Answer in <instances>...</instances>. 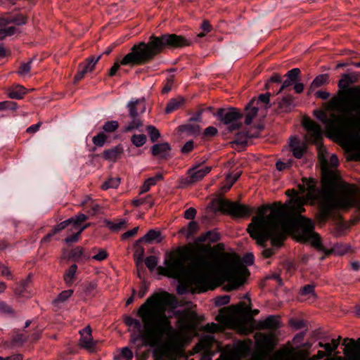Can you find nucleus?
I'll use <instances>...</instances> for the list:
<instances>
[{
	"instance_id": "1",
	"label": "nucleus",
	"mask_w": 360,
	"mask_h": 360,
	"mask_svg": "<svg viewBox=\"0 0 360 360\" xmlns=\"http://www.w3.org/2000/svg\"><path fill=\"white\" fill-rule=\"evenodd\" d=\"M164 264L165 266L157 268L159 274L194 285L199 292L213 290L226 281L229 283L226 290H233L243 285L248 276L226 267L213 266L198 251L187 252L178 248L166 254Z\"/></svg>"
},
{
	"instance_id": "2",
	"label": "nucleus",
	"mask_w": 360,
	"mask_h": 360,
	"mask_svg": "<svg viewBox=\"0 0 360 360\" xmlns=\"http://www.w3.org/2000/svg\"><path fill=\"white\" fill-rule=\"evenodd\" d=\"M173 301L174 296L167 292H155L137 311L143 323L140 337L145 345L155 347L153 352L155 360L175 358L181 352L186 340L185 335L173 328L170 318L166 315L167 307Z\"/></svg>"
},
{
	"instance_id": "3",
	"label": "nucleus",
	"mask_w": 360,
	"mask_h": 360,
	"mask_svg": "<svg viewBox=\"0 0 360 360\" xmlns=\"http://www.w3.org/2000/svg\"><path fill=\"white\" fill-rule=\"evenodd\" d=\"M191 45V41L182 35L165 34L157 37L151 35L148 42L141 41L131 48L120 63L115 62L110 69L108 77H113L120 65H139L152 61L155 56L164 52L166 49H181Z\"/></svg>"
},
{
	"instance_id": "4",
	"label": "nucleus",
	"mask_w": 360,
	"mask_h": 360,
	"mask_svg": "<svg viewBox=\"0 0 360 360\" xmlns=\"http://www.w3.org/2000/svg\"><path fill=\"white\" fill-rule=\"evenodd\" d=\"M328 165L325 158L321 159V201L316 214V219L320 224H325L329 217L335 218L333 211L350 205L349 201L342 197V188L347 184L340 181L341 178L338 171L330 169Z\"/></svg>"
},
{
	"instance_id": "5",
	"label": "nucleus",
	"mask_w": 360,
	"mask_h": 360,
	"mask_svg": "<svg viewBox=\"0 0 360 360\" xmlns=\"http://www.w3.org/2000/svg\"><path fill=\"white\" fill-rule=\"evenodd\" d=\"M187 252L198 251V254L204 257L212 258V265L218 267H226L238 272L240 275L249 276L250 272L248 268L242 263L240 256L236 252H224L223 243H217L213 248L209 245L195 244L193 245H186L179 247Z\"/></svg>"
},
{
	"instance_id": "6",
	"label": "nucleus",
	"mask_w": 360,
	"mask_h": 360,
	"mask_svg": "<svg viewBox=\"0 0 360 360\" xmlns=\"http://www.w3.org/2000/svg\"><path fill=\"white\" fill-rule=\"evenodd\" d=\"M268 218L269 223L265 224L262 219L252 217L247 231L250 236L256 240L258 245L266 248L267 240H270L273 247L279 248L283 245L288 231L281 226H275L273 214Z\"/></svg>"
},
{
	"instance_id": "7",
	"label": "nucleus",
	"mask_w": 360,
	"mask_h": 360,
	"mask_svg": "<svg viewBox=\"0 0 360 360\" xmlns=\"http://www.w3.org/2000/svg\"><path fill=\"white\" fill-rule=\"evenodd\" d=\"M314 224L312 221L302 215L295 214L286 231L288 233L298 242H310L311 246L317 251L323 252L329 256L335 252L334 249L327 250L322 244L321 236L314 231Z\"/></svg>"
},
{
	"instance_id": "8",
	"label": "nucleus",
	"mask_w": 360,
	"mask_h": 360,
	"mask_svg": "<svg viewBox=\"0 0 360 360\" xmlns=\"http://www.w3.org/2000/svg\"><path fill=\"white\" fill-rule=\"evenodd\" d=\"M257 213L258 216L254 217L262 219L263 223L265 224H268V217L273 214V221L275 226H281L285 230L295 215L292 208L282 204L281 202H274L271 205H262L258 208Z\"/></svg>"
},
{
	"instance_id": "9",
	"label": "nucleus",
	"mask_w": 360,
	"mask_h": 360,
	"mask_svg": "<svg viewBox=\"0 0 360 360\" xmlns=\"http://www.w3.org/2000/svg\"><path fill=\"white\" fill-rule=\"evenodd\" d=\"M250 310V307H247L244 302H240L236 305L221 309L216 320L219 322H226L233 328L242 330L252 319Z\"/></svg>"
},
{
	"instance_id": "10",
	"label": "nucleus",
	"mask_w": 360,
	"mask_h": 360,
	"mask_svg": "<svg viewBox=\"0 0 360 360\" xmlns=\"http://www.w3.org/2000/svg\"><path fill=\"white\" fill-rule=\"evenodd\" d=\"M340 135H344L349 140L352 149L356 153L347 155V161L360 162V116L349 115L346 128Z\"/></svg>"
},
{
	"instance_id": "11",
	"label": "nucleus",
	"mask_w": 360,
	"mask_h": 360,
	"mask_svg": "<svg viewBox=\"0 0 360 360\" xmlns=\"http://www.w3.org/2000/svg\"><path fill=\"white\" fill-rule=\"evenodd\" d=\"M214 207V212L219 211L224 214H228L232 218H248L255 211L254 207L248 205L240 204L238 202H232L229 200L219 199L212 202Z\"/></svg>"
},
{
	"instance_id": "12",
	"label": "nucleus",
	"mask_w": 360,
	"mask_h": 360,
	"mask_svg": "<svg viewBox=\"0 0 360 360\" xmlns=\"http://www.w3.org/2000/svg\"><path fill=\"white\" fill-rule=\"evenodd\" d=\"M357 77L355 75L343 74L342 78L338 82L339 90L337 96H333L328 102L331 109L341 110L351 99L352 94L349 89H352L349 86L351 84L357 82Z\"/></svg>"
},
{
	"instance_id": "13",
	"label": "nucleus",
	"mask_w": 360,
	"mask_h": 360,
	"mask_svg": "<svg viewBox=\"0 0 360 360\" xmlns=\"http://www.w3.org/2000/svg\"><path fill=\"white\" fill-rule=\"evenodd\" d=\"M128 117L130 121L124 127V132L139 129L143 126L142 115L146 110V103L144 98L130 101L127 105Z\"/></svg>"
},
{
	"instance_id": "14",
	"label": "nucleus",
	"mask_w": 360,
	"mask_h": 360,
	"mask_svg": "<svg viewBox=\"0 0 360 360\" xmlns=\"http://www.w3.org/2000/svg\"><path fill=\"white\" fill-rule=\"evenodd\" d=\"M314 115L319 120L326 124L327 130L333 134L340 135L347 128L349 116L331 113L329 119L323 110H316Z\"/></svg>"
},
{
	"instance_id": "15",
	"label": "nucleus",
	"mask_w": 360,
	"mask_h": 360,
	"mask_svg": "<svg viewBox=\"0 0 360 360\" xmlns=\"http://www.w3.org/2000/svg\"><path fill=\"white\" fill-rule=\"evenodd\" d=\"M224 124L227 125V130L230 132L239 130L243 127L240 121L243 113L236 108H219L214 114Z\"/></svg>"
},
{
	"instance_id": "16",
	"label": "nucleus",
	"mask_w": 360,
	"mask_h": 360,
	"mask_svg": "<svg viewBox=\"0 0 360 360\" xmlns=\"http://www.w3.org/2000/svg\"><path fill=\"white\" fill-rule=\"evenodd\" d=\"M276 347L275 335L273 333L259 334L256 339L255 350L250 360H264Z\"/></svg>"
},
{
	"instance_id": "17",
	"label": "nucleus",
	"mask_w": 360,
	"mask_h": 360,
	"mask_svg": "<svg viewBox=\"0 0 360 360\" xmlns=\"http://www.w3.org/2000/svg\"><path fill=\"white\" fill-rule=\"evenodd\" d=\"M174 315L176 317H179L177 331L184 334L185 332H191L195 330L198 323V318L195 311L189 309L176 311Z\"/></svg>"
},
{
	"instance_id": "18",
	"label": "nucleus",
	"mask_w": 360,
	"mask_h": 360,
	"mask_svg": "<svg viewBox=\"0 0 360 360\" xmlns=\"http://www.w3.org/2000/svg\"><path fill=\"white\" fill-rule=\"evenodd\" d=\"M342 197L347 199L350 204L349 206L343 210L349 209L352 207H355L360 210V187L358 188L356 185L347 184V186H342Z\"/></svg>"
},
{
	"instance_id": "19",
	"label": "nucleus",
	"mask_w": 360,
	"mask_h": 360,
	"mask_svg": "<svg viewBox=\"0 0 360 360\" xmlns=\"http://www.w3.org/2000/svg\"><path fill=\"white\" fill-rule=\"evenodd\" d=\"M349 90L352 94V97L340 110L354 112L357 116H360V86H352Z\"/></svg>"
},
{
	"instance_id": "20",
	"label": "nucleus",
	"mask_w": 360,
	"mask_h": 360,
	"mask_svg": "<svg viewBox=\"0 0 360 360\" xmlns=\"http://www.w3.org/2000/svg\"><path fill=\"white\" fill-rule=\"evenodd\" d=\"M80 339L79 345L80 347L86 349L90 352H95L97 341H94L92 337V330L90 326H86L82 330L79 332Z\"/></svg>"
},
{
	"instance_id": "21",
	"label": "nucleus",
	"mask_w": 360,
	"mask_h": 360,
	"mask_svg": "<svg viewBox=\"0 0 360 360\" xmlns=\"http://www.w3.org/2000/svg\"><path fill=\"white\" fill-rule=\"evenodd\" d=\"M257 136H259L258 132L251 133L249 131L246 132H239L236 134L234 140L231 141L229 144L232 148L240 150L246 147L248 138H256Z\"/></svg>"
},
{
	"instance_id": "22",
	"label": "nucleus",
	"mask_w": 360,
	"mask_h": 360,
	"mask_svg": "<svg viewBox=\"0 0 360 360\" xmlns=\"http://www.w3.org/2000/svg\"><path fill=\"white\" fill-rule=\"evenodd\" d=\"M199 166H195L193 168H191L188 174L189 175V178L186 179L185 184L187 185H191L195 182H198L202 180L204 176L209 174L211 170V167H205L204 168L198 169Z\"/></svg>"
},
{
	"instance_id": "23",
	"label": "nucleus",
	"mask_w": 360,
	"mask_h": 360,
	"mask_svg": "<svg viewBox=\"0 0 360 360\" xmlns=\"http://www.w3.org/2000/svg\"><path fill=\"white\" fill-rule=\"evenodd\" d=\"M302 124L307 131L311 132L316 143H319L322 140V129L321 126L309 117H305L303 120Z\"/></svg>"
},
{
	"instance_id": "24",
	"label": "nucleus",
	"mask_w": 360,
	"mask_h": 360,
	"mask_svg": "<svg viewBox=\"0 0 360 360\" xmlns=\"http://www.w3.org/2000/svg\"><path fill=\"white\" fill-rule=\"evenodd\" d=\"M302 181L306 184L308 199L316 200L320 198L321 200V188L319 189L317 188L316 181L314 179L303 177Z\"/></svg>"
},
{
	"instance_id": "25",
	"label": "nucleus",
	"mask_w": 360,
	"mask_h": 360,
	"mask_svg": "<svg viewBox=\"0 0 360 360\" xmlns=\"http://www.w3.org/2000/svg\"><path fill=\"white\" fill-rule=\"evenodd\" d=\"M256 99L252 98L245 107L243 117H245L244 123L250 125L252 120L258 114L259 107L255 105Z\"/></svg>"
},
{
	"instance_id": "26",
	"label": "nucleus",
	"mask_w": 360,
	"mask_h": 360,
	"mask_svg": "<svg viewBox=\"0 0 360 360\" xmlns=\"http://www.w3.org/2000/svg\"><path fill=\"white\" fill-rule=\"evenodd\" d=\"M27 22V16L22 13H18L13 16H1L0 17V26L4 27L10 23H13L16 25H25Z\"/></svg>"
},
{
	"instance_id": "27",
	"label": "nucleus",
	"mask_w": 360,
	"mask_h": 360,
	"mask_svg": "<svg viewBox=\"0 0 360 360\" xmlns=\"http://www.w3.org/2000/svg\"><path fill=\"white\" fill-rule=\"evenodd\" d=\"M172 148L169 143L164 142L155 144L151 147V153L155 157L161 159H167L169 155Z\"/></svg>"
},
{
	"instance_id": "28",
	"label": "nucleus",
	"mask_w": 360,
	"mask_h": 360,
	"mask_svg": "<svg viewBox=\"0 0 360 360\" xmlns=\"http://www.w3.org/2000/svg\"><path fill=\"white\" fill-rule=\"evenodd\" d=\"M294 107V97L292 95H287L277 102L276 111L277 113L289 112Z\"/></svg>"
},
{
	"instance_id": "29",
	"label": "nucleus",
	"mask_w": 360,
	"mask_h": 360,
	"mask_svg": "<svg viewBox=\"0 0 360 360\" xmlns=\"http://www.w3.org/2000/svg\"><path fill=\"white\" fill-rule=\"evenodd\" d=\"M260 329H277L281 326V317L279 316L270 315L258 323Z\"/></svg>"
},
{
	"instance_id": "30",
	"label": "nucleus",
	"mask_w": 360,
	"mask_h": 360,
	"mask_svg": "<svg viewBox=\"0 0 360 360\" xmlns=\"http://www.w3.org/2000/svg\"><path fill=\"white\" fill-rule=\"evenodd\" d=\"M123 153V148L121 145H117L115 147L105 150L103 153V158L108 161L115 162Z\"/></svg>"
},
{
	"instance_id": "31",
	"label": "nucleus",
	"mask_w": 360,
	"mask_h": 360,
	"mask_svg": "<svg viewBox=\"0 0 360 360\" xmlns=\"http://www.w3.org/2000/svg\"><path fill=\"white\" fill-rule=\"evenodd\" d=\"M8 96L12 99H22L27 93V89L22 85L16 84L7 89Z\"/></svg>"
},
{
	"instance_id": "32",
	"label": "nucleus",
	"mask_w": 360,
	"mask_h": 360,
	"mask_svg": "<svg viewBox=\"0 0 360 360\" xmlns=\"http://www.w3.org/2000/svg\"><path fill=\"white\" fill-rule=\"evenodd\" d=\"M329 82V75L328 74H322L316 76L314 79L311 83L307 94L309 95L312 93L316 88H319L321 86L327 84Z\"/></svg>"
},
{
	"instance_id": "33",
	"label": "nucleus",
	"mask_w": 360,
	"mask_h": 360,
	"mask_svg": "<svg viewBox=\"0 0 360 360\" xmlns=\"http://www.w3.org/2000/svg\"><path fill=\"white\" fill-rule=\"evenodd\" d=\"M249 353V346L243 342H239L232 352V356L233 359H239L247 356Z\"/></svg>"
},
{
	"instance_id": "34",
	"label": "nucleus",
	"mask_w": 360,
	"mask_h": 360,
	"mask_svg": "<svg viewBox=\"0 0 360 360\" xmlns=\"http://www.w3.org/2000/svg\"><path fill=\"white\" fill-rule=\"evenodd\" d=\"M185 98L182 96H177L171 99L166 105L165 113L169 114L174 110L179 109L185 103Z\"/></svg>"
},
{
	"instance_id": "35",
	"label": "nucleus",
	"mask_w": 360,
	"mask_h": 360,
	"mask_svg": "<svg viewBox=\"0 0 360 360\" xmlns=\"http://www.w3.org/2000/svg\"><path fill=\"white\" fill-rule=\"evenodd\" d=\"M214 342V338L205 336L200 339L199 342L194 346L193 351L198 353L204 349L210 347Z\"/></svg>"
},
{
	"instance_id": "36",
	"label": "nucleus",
	"mask_w": 360,
	"mask_h": 360,
	"mask_svg": "<svg viewBox=\"0 0 360 360\" xmlns=\"http://www.w3.org/2000/svg\"><path fill=\"white\" fill-rule=\"evenodd\" d=\"M32 276L31 274H29L25 279L20 281L15 288L14 289V295L20 297L22 296L23 293L25 292L27 285L32 282Z\"/></svg>"
},
{
	"instance_id": "37",
	"label": "nucleus",
	"mask_w": 360,
	"mask_h": 360,
	"mask_svg": "<svg viewBox=\"0 0 360 360\" xmlns=\"http://www.w3.org/2000/svg\"><path fill=\"white\" fill-rule=\"evenodd\" d=\"M163 179V176L162 174L158 173L153 177H150L145 181L143 186L141 187V190L139 194L141 195L144 193L148 191L152 186L156 184L158 181H160Z\"/></svg>"
},
{
	"instance_id": "38",
	"label": "nucleus",
	"mask_w": 360,
	"mask_h": 360,
	"mask_svg": "<svg viewBox=\"0 0 360 360\" xmlns=\"http://www.w3.org/2000/svg\"><path fill=\"white\" fill-rule=\"evenodd\" d=\"M290 202L292 204V206H290L292 208V210L295 214H299L300 212L303 211V205L306 202V200L303 197L296 196L295 198H291L290 200Z\"/></svg>"
},
{
	"instance_id": "39",
	"label": "nucleus",
	"mask_w": 360,
	"mask_h": 360,
	"mask_svg": "<svg viewBox=\"0 0 360 360\" xmlns=\"http://www.w3.org/2000/svg\"><path fill=\"white\" fill-rule=\"evenodd\" d=\"M72 226L69 229L70 232L75 233L79 231L82 226L81 224L87 219V217L84 214H79L78 215L72 217Z\"/></svg>"
},
{
	"instance_id": "40",
	"label": "nucleus",
	"mask_w": 360,
	"mask_h": 360,
	"mask_svg": "<svg viewBox=\"0 0 360 360\" xmlns=\"http://www.w3.org/2000/svg\"><path fill=\"white\" fill-rule=\"evenodd\" d=\"M140 243H138V240L135 244V251L134 253V257L136 260V266L139 268V266L143 267L142 262L145 253L144 248L139 245Z\"/></svg>"
},
{
	"instance_id": "41",
	"label": "nucleus",
	"mask_w": 360,
	"mask_h": 360,
	"mask_svg": "<svg viewBox=\"0 0 360 360\" xmlns=\"http://www.w3.org/2000/svg\"><path fill=\"white\" fill-rule=\"evenodd\" d=\"M101 58V55L98 56L96 58L94 56L89 57L86 58L85 65H79V68L82 70H85L86 74L89 72H91L94 70L96 64L98 62Z\"/></svg>"
},
{
	"instance_id": "42",
	"label": "nucleus",
	"mask_w": 360,
	"mask_h": 360,
	"mask_svg": "<svg viewBox=\"0 0 360 360\" xmlns=\"http://www.w3.org/2000/svg\"><path fill=\"white\" fill-rule=\"evenodd\" d=\"M298 143L296 138H291L290 139V146L292 148V152L293 154V156L297 159H300L306 150V148L304 146H295L294 143Z\"/></svg>"
},
{
	"instance_id": "43",
	"label": "nucleus",
	"mask_w": 360,
	"mask_h": 360,
	"mask_svg": "<svg viewBox=\"0 0 360 360\" xmlns=\"http://www.w3.org/2000/svg\"><path fill=\"white\" fill-rule=\"evenodd\" d=\"M161 236V233L159 231H156L154 229H150L148 231V233L143 236V237L140 238L138 240V243H150L153 240L155 239H158V238Z\"/></svg>"
},
{
	"instance_id": "44",
	"label": "nucleus",
	"mask_w": 360,
	"mask_h": 360,
	"mask_svg": "<svg viewBox=\"0 0 360 360\" xmlns=\"http://www.w3.org/2000/svg\"><path fill=\"white\" fill-rule=\"evenodd\" d=\"M77 269V266L76 264H72L68 269L66 270L63 276L64 281L66 284L71 285L72 283Z\"/></svg>"
},
{
	"instance_id": "45",
	"label": "nucleus",
	"mask_w": 360,
	"mask_h": 360,
	"mask_svg": "<svg viewBox=\"0 0 360 360\" xmlns=\"http://www.w3.org/2000/svg\"><path fill=\"white\" fill-rule=\"evenodd\" d=\"M179 131L181 132H188L191 134H199L200 131V127L198 124H183L179 127Z\"/></svg>"
},
{
	"instance_id": "46",
	"label": "nucleus",
	"mask_w": 360,
	"mask_h": 360,
	"mask_svg": "<svg viewBox=\"0 0 360 360\" xmlns=\"http://www.w3.org/2000/svg\"><path fill=\"white\" fill-rule=\"evenodd\" d=\"M198 222H196L195 221H191L188 223L187 228L184 227V228L181 229L179 232L181 233H184L186 231V236L187 238H189L190 236H191L192 235L198 231Z\"/></svg>"
},
{
	"instance_id": "47",
	"label": "nucleus",
	"mask_w": 360,
	"mask_h": 360,
	"mask_svg": "<svg viewBox=\"0 0 360 360\" xmlns=\"http://www.w3.org/2000/svg\"><path fill=\"white\" fill-rule=\"evenodd\" d=\"M73 290H66L60 292L57 297L53 300V304L55 305L59 303L64 302L68 300L73 294Z\"/></svg>"
},
{
	"instance_id": "48",
	"label": "nucleus",
	"mask_w": 360,
	"mask_h": 360,
	"mask_svg": "<svg viewBox=\"0 0 360 360\" xmlns=\"http://www.w3.org/2000/svg\"><path fill=\"white\" fill-rule=\"evenodd\" d=\"M120 184V178H110L105 181L101 186L103 190H107L108 188H116Z\"/></svg>"
},
{
	"instance_id": "49",
	"label": "nucleus",
	"mask_w": 360,
	"mask_h": 360,
	"mask_svg": "<svg viewBox=\"0 0 360 360\" xmlns=\"http://www.w3.org/2000/svg\"><path fill=\"white\" fill-rule=\"evenodd\" d=\"M105 225L113 231H117L121 229L124 228L126 225V221L124 219H120L117 223H113L108 219L104 221Z\"/></svg>"
},
{
	"instance_id": "50",
	"label": "nucleus",
	"mask_w": 360,
	"mask_h": 360,
	"mask_svg": "<svg viewBox=\"0 0 360 360\" xmlns=\"http://www.w3.org/2000/svg\"><path fill=\"white\" fill-rule=\"evenodd\" d=\"M146 130L150 136V139L151 142H153V143L155 142L160 137V133L159 130L154 126H153V125L147 126Z\"/></svg>"
},
{
	"instance_id": "51",
	"label": "nucleus",
	"mask_w": 360,
	"mask_h": 360,
	"mask_svg": "<svg viewBox=\"0 0 360 360\" xmlns=\"http://www.w3.org/2000/svg\"><path fill=\"white\" fill-rule=\"evenodd\" d=\"M146 139L145 134H134L131 137V143L136 147H141L145 144Z\"/></svg>"
},
{
	"instance_id": "52",
	"label": "nucleus",
	"mask_w": 360,
	"mask_h": 360,
	"mask_svg": "<svg viewBox=\"0 0 360 360\" xmlns=\"http://www.w3.org/2000/svg\"><path fill=\"white\" fill-rule=\"evenodd\" d=\"M107 138L108 136L102 131L94 136L92 141L96 146L102 147L105 144Z\"/></svg>"
},
{
	"instance_id": "53",
	"label": "nucleus",
	"mask_w": 360,
	"mask_h": 360,
	"mask_svg": "<svg viewBox=\"0 0 360 360\" xmlns=\"http://www.w3.org/2000/svg\"><path fill=\"white\" fill-rule=\"evenodd\" d=\"M119 128V123L117 121H108L103 126V129L106 132H114Z\"/></svg>"
},
{
	"instance_id": "54",
	"label": "nucleus",
	"mask_w": 360,
	"mask_h": 360,
	"mask_svg": "<svg viewBox=\"0 0 360 360\" xmlns=\"http://www.w3.org/2000/svg\"><path fill=\"white\" fill-rule=\"evenodd\" d=\"M301 71L299 68H293L288 71L285 76L293 82L297 81L300 78Z\"/></svg>"
},
{
	"instance_id": "55",
	"label": "nucleus",
	"mask_w": 360,
	"mask_h": 360,
	"mask_svg": "<svg viewBox=\"0 0 360 360\" xmlns=\"http://www.w3.org/2000/svg\"><path fill=\"white\" fill-rule=\"evenodd\" d=\"M158 257L153 255L146 257L145 259L146 266L150 271L154 270V269L156 267L158 264Z\"/></svg>"
},
{
	"instance_id": "56",
	"label": "nucleus",
	"mask_w": 360,
	"mask_h": 360,
	"mask_svg": "<svg viewBox=\"0 0 360 360\" xmlns=\"http://www.w3.org/2000/svg\"><path fill=\"white\" fill-rule=\"evenodd\" d=\"M27 341V336L23 334H17L13 338L11 344L16 346H22Z\"/></svg>"
},
{
	"instance_id": "57",
	"label": "nucleus",
	"mask_w": 360,
	"mask_h": 360,
	"mask_svg": "<svg viewBox=\"0 0 360 360\" xmlns=\"http://www.w3.org/2000/svg\"><path fill=\"white\" fill-rule=\"evenodd\" d=\"M84 229L85 226H82V228H81L79 231H77L75 233H73L72 235L66 237L64 241L68 244L77 242Z\"/></svg>"
},
{
	"instance_id": "58",
	"label": "nucleus",
	"mask_w": 360,
	"mask_h": 360,
	"mask_svg": "<svg viewBox=\"0 0 360 360\" xmlns=\"http://www.w3.org/2000/svg\"><path fill=\"white\" fill-rule=\"evenodd\" d=\"M242 172L240 171L234 174H228L226 179L228 182L227 189H230L233 184L240 178Z\"/></svg>"
},
{
	"instance_id": "59",
	"label": "nucleus",
	"mask_w": 360,
	"mask_h": 360,
	"mask_svg": "<svg viewBox=\"0 0 360 360\" xmlns=\"http://www.w3.org/2000/svg\"><path fill=\"white\" fill-rule=\"evenodd\" d=\"M72 221V218H70L60 224H57L56 226L53 228V233H57L60 231L64 230L68 225H70Z\"/></svg>"
},
{
	"instance_id": "60",
	"label": "nucleus",
	"mask_w": 360,
	"mask_h": 360,
	"mask_svg": "<svg viewBox=\"0 0 360 360\" xmlns=\"http://www.w3.org/2000/svg\"><path fill=\"white\" fill-rule=\"evenodd\" d=\"M31 63L32 60L28 61L27 63H22L20 64L17 73L20 75H25L28 74L31 70Z\"/></svg>"
},
{
	"instance_id": "61",
	"label": "nucleus",
	"mask_w": 360,
	"mask_h": 360,
	"mask_svg": "<svg viewBox=\"0 0 360 360\" xmlns=\"http://www.w3.org/2000/svg\"><path fill=\"white\" fill-rule=\"evenodd\" d=\"M124 323L128 326H134L136 329L140 330L141 328L139 320L134 319L131 316H127L124 319Z\"/></svg>"
},
{
	"instance_id": "62",
	"label": "nucleus",
	"mask_w": 360,
	"mask_h": 360,
	"mask_svg": "<svg viewBox=\"0 0 360 360\" xmlns=\"http://www.w3.org/2000/svg\"><path fill=\"white\" fill-rule=\"evenodd\" d=\"M314 285H304L300 292L302 295H311L314 299L316 298V295L314 290Z\"/></svg>"
},
{
	"instance_id": "63",
	"label": "nucleus",
	"mask_w": 360,
	"mask_h": 360,
	"mask_svg": "<svg viewBox=\"0 0 360 360\" xmlns=\"http://www.w3.org/2000/svg\"><path fill=\"white\" fill-rule=\"evenodd\" d=\"M0 313L14 315L15 311L6 302L0 300Z\"/></svg>"
},
{
	"instance_id": "64",
	"label": "nucleus",
	"mask_w": 360,
	"mask_h": 360,
	"mask_svg": "<svg viewBox=\"0 0 360 360\" xmlns=\"http://www.w3.org/2000/svg\"><path fill=\"white\" fill-rule=\"evenodd\" d=\"M204 330H205V331H206L207 333H214L220 331L221 330V328L217 323H207L204 326Z\"/></svg>"
}]
</instances>
